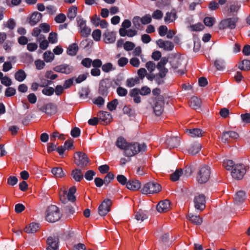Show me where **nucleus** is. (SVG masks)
Returning <instances> with one entry per match:
<instances>
[{
	"label": "nucleus",
	"mask_w": 250,
	"mask_h": 250,
	"mask_svg": "<svg viewBox=\"0 0 250 250\" xmlns=\"http://www.w3.org/2000/svg\"><path fill=\"white\" fill-rule=\"evenodd\" d=\"M79 50V47L76 43L70 44L67 48V53L70 56H73L76 55Z\"/></svg>",
	"instance_id": "34"
},
{
	"label": "nucleus",
	"mask_w": 250,
	"mask_h": 250,
	"mask_svg": "<svg viewBox=\"0 0 250 250\" xmlns=\"http://www.w3.org/2000/svg\"><path fill=\"white\" fill-rule=\"evenodd\" d=\"M245 192L242 190L237 192L234 197L235 203L238 204L243 203L245 199Z\"/></svg>",
	"instance_id": "31"
},
{
	"label": "nucleus",
	"mask_w": 250,
	"mask_h": 250,
	"mask_svg": "<svg viewBox=\"0 0 250 250\" xmlns=\"http://www.w3.org/2000/svg\"><path fill=\"white\" fill-rule=\"evenodd\" d=\"M146 211L140 209L135 215V218L138 221L143 222L147 218Z\"/></svg>",
	"instance_id": "33"
},
{
	"label": "nucleus",
	"mask_w": 250,
	"mask_h": 250,
	"mask_svg": "<svg viewBox=\"0 0 250 250\" xmlns=\"http://www.w3.org/2000/svg\"><path fill=\"white\" fill-rule=\"evenodd\" d=\"M205 196L204 195L199 194L195 196L194 204L196 209L203 210L205 208Z\"/></svg>",
	"instance_id": "11"
},
{
	"label": "nucleus",
	"mask_w": 250,
	"mask_h": 250,
	"mask_svg": "<svg viewBox=\"0 0 250 250\" xmlns=\"http://www.w3.org/2000/svg\"><path fill=\"white\" fill-rule=\"evenodd\" d=\"M165 105L164 98L162 96H158L155 100L153 107L154 112L157 116L161 115L163 112Z\"/></svg>",
	"instance_id": "8"
},
{
	"label": "nucleus",
	"mask_w": 250,
	"mask_h": 250,
	"mask_svg": "<svg viewBox=\"0 0 250 250\" xmlns=\"http://www.w3.org/2000/svg\"><path fill=\"white\" fill-rule=\"evenodd\" d=\"M111 204V200L109 199H105L99 207V214L101 216L106 215L110 210Z\"/></svg>",
	"instance_id": "10"
},
{
	"label": "nucleus",
	"mask_w": 250,
	"mask_h": 250,
	"mask_svg": "<svg viewBox=\"0 0 250 250\" xmlns=\"http://www.w3.org/2000/svg\"><path fill=\"white\" fill-rule=\"evenodd\" d=\"M78 24L80 27L81 32L83 36L86 37L90 34L91 30L86 26L85 21L83 19H79L78 21Z\"/></svg>",
	"instance_id": "17"
},
{
	"label": "nucleus",
	"mask_w": 250,
	"mask_h": 250,
	"mask_svg": "<svg viewBox=\"0 0 250 250\" xmlns=\"http://www.w3.org/2000/svg\"><path fill=\"white\" fill-rule=\"evenodd\" d=\"M53 70L56 72L69 74L73 71V67L69 64L63 63L54 67Z\"/></svg>",
	"instance_id": "12"
},
{
	"label": "nucleus",
	"mask_w": 250,
	"mask_h": 250,
	"mask_svg": "<svg viewBox=\"0 0 250 250\" xmlns=\"http://www.w3.org/2000/svg\"><path fill=\"white\" fill-rule=\"evenodd\" d=\"M146 67L148 71L151 73L156 68V65L154 62L152 61L148 62L146 64Z\"/></svg>",
	"instance_id": "57"
},
{
	"label": "nucleus",
	"mask_w": 250,
	"mask_h": 250,
	"mask_svg": "<svg viewBox=\"0 0 250 250\" xmlns=\"http://www.w3.org/2000/svg\"><path fill=\"white\" fill-rule=\"evenodd\" d=\"M204 22L207 26L211 27L215 22V19L213 17H206L204 19Z\"/></svg>",
	"instance_id": "45"
},
{
	"label": "nucleus",
	"mask_w": 250,
	"mask_h": 250,
	"mask_svg": "<svg viewBox=\"0 0 250 250\" xmlns=\"http://www.w3.org/2000/svg\"><path fill=\"white\" fill-rule=\"evenodd\" d=\"M98 116L100 120L107 124L112 120L111 114L106 111H100L98 113Z\"/></svg>",
	"instance_id": "21"
},
{
	"label": "nucleus",
	"mask_w": 250,
	"mask_h": 250,
	"mask_svg": "<svg viewBox=\"0 0 250 250\" xmlns=\"http://www.w3.org/2000/svg\"><path fill=\"white\" fill-rule=\"evenodd\" d=\"M4 26L7 27L10 30H13L16 26V22L14 20L10 19L7 22L4 24Z\"/></svg>",
	"instance_id": "52"
},
{
	"label": "nucleus",
	"mask_w": 250,
	"mask_h": 250,
	"mask_svg": "<svg viewBox=\"0 0 250 250\" xmlns=\"http://www.w3.org/2000/svg\"><path fill=\"white\" fill-rule=\"evenodd\" d=\"M128 143H129L127 142L125 138L120 137L117 139L116 145L118 147L125 150Z\"/></svg>",
	"instance_id": "29"
},
{
	"label": "nucleus",
	"mask_w": 250,
	"mask_h": 250,
	"mask_svg": "<svg viewBox=\"0 0 250 250\" xmlns=\"http://www.w3.org/2000/svg\"><path fill=\"white\" fill-rule=\"evenodd\" d=\"M146 149V146L144 143H128L127 147L124 150V154L127 157H131L140 152L145 151Z\"/></svg>",
	"instance_id": "1"
},
{
	"label": "nucleus",
	"mask_w": 250,
	"mask_h": 250,
	"mask_svg": "<svg viewBox=\"0 0 250 250\" xmlns=\"http://www.w3.org/2000/svg\"><path fill=\"white\" fill-rule=\"evenodd\" d=\"M202 104L201 100L196 97H193L191 98L189 102V105L194 109H199Z\"/></svg>",
	"instance_id": "26"
},
{
	"label": "nucleus",
	"mask_w": 250,
	"mask_h": 250,
	"mask_svg": "<svg viewBox=\"0 0 250 250\" xmlns=\"http://www.w3.org/2000/svg\"><path fill=\"white\" fill-rule=\"evenodd\" d=\"M241 7V4L238 2H233L230 4L229 11L232 14H235L238 13Z\"/></svg>",
	"instance_id": "36"
},
{
	"label": "nucleus",
	"mask_w": 250,
	"mask_h": 250,
	"mask_svg": "<svg viewBox=\"0 0 250 250\" xmlns=\"http://www.w3.org/2000/svg\"><path fill=\"white\" fill-rule=\"evenodd\" d=\"M168 62V59L167 58H163L160 62H159L157 65V69H164L166 68L165 67V65L167 64V63Z\"/></svg>",
	"instance_id": "55"
},
{
	"label": "nucleus",
	"mask_w": 250,
	"mask_h": 250,
	"mask_svg": "<svg viewBox=\"0 0 250 250\" xmlns=\"http://www.w3.org/2000/svg\"><path fill=\"white\" fill-rule=\"evenodd\" d=\"M42 93L46 96H51L54 92V89L52 87H47L42 90Z\"/></svg>",
	"instance_id": "56"
},
{
	"label": "nucleus",
	"mask_w": 250,
	"mask_h": 250,
	"mask_svg": "<svg viewBox=\"0 0 250 250\" xmlns=\"http://www.w3.org/2000/svg\"><path fill=\"white\" fill-rule=\"evenodd\" d=\"M238 20L237 17L225 19L220 22L218 25L219 28L221 30L233 29L235 28Z\"/></svg>",
	"instance_id": "4"
},
{
	"label": "nucleus",
	"mask_w": 250,
	"mask_h": 250,
	"mask_svg": "<svg viewBox=\"0 0 250 250\" xmlns=\"http://www.w3.org/2000/svg\"><path fill=\"white\" fill-rule=\"evenodd\" d=\"M77 14V7L75 6H72L70 7L67 13V17L70 20L74 19Z\"/></svg>",
	"instance_id": "37"
},
{
	"label": "nucleus",
	"mask_w": 250,
	"mask_h": 250,
	"mask_svg": "<svg viewBox=\"0 0 250 250\" xmlns=\"http://www.w3.org/2000/svg\"><path fill=\"white\" fill-rule=\"evenodd\" d=\"M71 175L73 178L77 182H80L83 177V172L79 169L73 170L72 171Z\"/></svg>",
	"instance_id": "28"
},
{
	"label": "nucleus",
	"mask_w": 250,
	"mask_h": 250,
	"mask_svg": "<svg viewBox=\"0 0 250 250\" xmlns=\"http://www.w3.org/2000/svg\"><path fill=\"white\" fill-rule=\"evenodd\" d=\"M202 148V146L198 143L192 144L188 148V151L191 155H195L198 153Z\"/></svg>",
	"instance_id": "27"
},
{
	"label": "nucleus",
	"mask_w": 250,
	"mask_h": 250,
	"mask_svg": "<svg viewBox=\"0 0 250 250\" xmlns=\"http://www.w3.org/2000/svg\"><path fill=\"white\" fill-rule=\"evenodd\" d=\"M176 18V12L174 9H172L170 12H167L166 13L164 20L166 23H170L173 22Z\"/></svg>",
	"instance_id": "22"
},
{
	"label": "nucleus",
	"mask_w": 250,
	"mask_h": 250,
	"mask_svg": "<svg viewBox=\"0 0 250 250\" xmlns=\"http://www.w3.org/2000/svg\"><path fill=\"white\" fill-rule=\"evenodd\" d=\"M223 167L228 170H231L234 168L233 162L230 160H226L224 161L223 164Z\"/></svg>",
	"instance_id": "44"
},
{
	"label": "nucleus",
	"mask_w": 250,
	"mask_h": 250,
	"mask_svg": "<svg viewBox=\"0 0 250 250\" xmlns=\"http://www.w3.org/2000/svg\"><path fill=\"white\" fill-rule=\"evenodd\" d=\"M179 138L177 137H169L166 140V143L170 148L177 147L179 145Z\"/></svg>",
	"instance_id": "25"
},
{
	"label": "nucleus",
	"mask_w": 250,
	"mask_h": 250,
	"mask_svg": "<svg viewBox=\"0 0 250 250\" xmlns=\"http://www.w3.org/2000/svg\"><path fill=\"white\" fill-rule=\"evenodd\" d=\"M130 64L133 67L138 68L140 64V62L139 59L133 57L129 60Z\"/></svg>",
	"instance_id": "58"
},
{
	"label": "nucleus",
	"mask_w": 250,
	"mask_h": 250,
	"mask_svg": "<svg viewBox=\"0 0 250 250\" xmlns=\"http://www.w3.org/2000/svg\"><path fill=\"white\" fill-rule=\"evenodd\" d=\"M239 68L243 71H248L250 70V61L244 60L239 64Z\"/></svg>",
	"instance_id": "39"
},
{
	"label": "nucleus",
	"mask_w": 250,
	"mask_h": 250,
	"mask_svg": "<svg viewBox=\"0 0 250 250\" xmlns=\"http://www.w3.org/2000/svg\"><path fill=\"white\" fill-rule=\"evenodd\" d=\"M1 83L6 86H9L12 84V81L9 77L5 76L1 79Z\"/></svg>",
	"instance_id": "63"
},
{
	"label": "nucleus",
	"mask_w": 250,
	"mask_h": 250,
	"mask_svg": "<svg viewBox=\"0 0 250 250\" xmlns=\"http://www.w3.org/2000/svg\"><path fill=\"white\" fill-rule=\"evenodd\" d=\"M72 250H86V247L83 244L78 243L74 245Z\"/></svg>",
	"instance_id": "64"
},
{
	"label": "nucleus",
	"mask_w": 250,
	"mask_h": 250,
	"mask_svg": "<svg viewBox=\"0 0 250 250\" xmlns=\"http://www.w3.org/2000/svg\"><path fill=\"white\" fill-rule=\"evenodd\" d=\"M170 209V202L167 200L160 201L157 206V210L159 212H165Z\"/></svg>",
	"instance_id": "19"
},
{
	"label": "nucleus",
	"mask_w": 250,
	"mask_h": 250,
	"mask_svg": "<svg viewBox=\"0 0 250 250\" xmlns=\"http://www.w3.org/2000/svg\"><path fill=\"white\" fill-rule=\"evenodd\" d=\"M139 89L134 88L130 92V96L133 98L134 102L136 104L141 103V97L139 96Z\"/></svg>",
	"instance_id": "32"
},
{
	"label": "nucleus",
	"mask_w": 250,
	"mask_h": 250,
	"mask_svg": "<svg viewBox=\"0 0 250 250\" xmlns=\"http://www.w3.org/2000/svg\"><path fill=\"white\" fill-rule=\"evenodd\" d=\"M135 46V44L131 42L127 41L124 44V49L127 51L132 50Z\"/></svg>",
	"instance_id": "50"
},
{
	"label": "nucleus",
	"mask_w": 250,
	"mask_h": 250,
	"mask_svg": "<svg viewBox=\"0 0 250 250\" xmlns=\"http://www.w3.org/2000/svg\"><path fill=\"white\" fill-rule=\"evenodd\" d=\"M42 18V14L38 12H34L30 17L29 23L31 25L34 26L40 21Z\"/></svg>",
	"instance_id": "20"
},
{
	"label": "nucleus",
	"mask_w": 250,
	"mask_h": 250,
	"mask_svg": "<svg viewBox=\"0 0 250 250\" xmlns=\"http://www.w3.org/2000/svg\"><path fill=\"white\" fill-rule=\"evenodd\" d=\"M117 93L120 96H125L127 94V90L125 88L119 86L117 89Z\"/></svg>",
	"instance_id": "62"
},
{
	"label": "nucleus",
	"mask_w": 250,
	"mask_h": 250,
	"mask_svg": "<svg viewBox=\"0 0 250 250\" xmlns=\"http://www.w3.org/2000/svg\"><path fill=\"white\" fill-rule=\"evenodd\" d=\"M66 19L65 15L62 13H60L55 17L54 20L56 22L61 23L65 21Z\"/></svg>",
	"instance_id": "48"
},
{
	"label": "nucleus",
	"mask_w": 250,
	"mask_h": 250,
	"mask_svg": "<svg viewBox=\"0 0 250 250\" xmlns=\"http://www.w3.org/2000/svg\"><path fill=\"white\" fill-rule=\"evenodd\" d=\"M214 65L217 70H223L225 67L224 61L221 60H216L214 62Z\"/></svg>",
	"instance_id": "47"
},
{
	"label": "nucleus",
	"mask_w": 250,
	"mask_h": 250,
	"mask_svg": "<svg viewBox=\"0 0 250 250\" xmlns=\"http://www.w3.org/2000/svg\"><path fill=\"white\" fill-rule=\"evenodd\" d=\"M75 163L81 167H84L89 162V159L86 154L81 151L76 152L74 155Z\"/></svg>",
	"instance_id": "6"
},
{
	"label": "nucleus",
	"mask_w": 250,
	"mask_h": 250,
	"mask_svg": "<svg viewBox=\"0 0 250 250\" xmlns=\"http://www.w3.org/2000/svg\"><path fill=\"white\" fill-rule=\"evenodd\" d=\"M186 132L192 138L202 137L204 134L202 130L199 128L187 129Z\"/></svg>",
	"instance_id": "23"
},
{
	"label": "nucleus",
	"mask_w": 250,
	"mask_h": 250,
	"mask_svg": "<svg viewBox=\"0 0 250 250\" xmlns=\"http://www.w3.org/2000/svg\"><path fill=\"white\" fill-rule=\"evenodd\" d=\"M16 93V89L12 87H8L5 92V95L7 97H10L13 96Z\"/></svg>",
	"instance_id": "61"
},
{
	"label": "nucleus",
	"mask_w": 250,
	"mask_h": 250,
	"mask_svg": "<svg viewBox=\"0 0 250 250\" xmlns=\"http://www.w3.org/2000/svg\"><path fill=\"white\" fill-rule=\"evenodd\" d=\"M161 190L160 185L154 182H149L146 184L141 189L143 194H155L160 192Z\"/></svg>",
	"instance_id": "5"
},
{
	"label": "nucleus",
	"mask_w": 250,
	"mask_h": 250,
	"mask_svg": "<svg viewBox=\"0 0 250 250\" xmlns=\"http://www.w3.org/2000/svg\"><path fill=\"white\" fill-rule=\"evenodd\" d=\"M150 92V89L147 86L143 87L141 89H139V93L143 96L148 95Z\"/></svg>",
	"instance_id": "60"
},
{
	"label": "nucleus",
	"mask_w": 250,
	"mask_h": 250,
	"mask_svg": "<svg viewBox=\"0 0 250 250\" xmlns=\"http://www.w3.org/2000/svg\"><path fill=\"white\" fill-rule=\"evenodd\" d=\"M48 40L51 43H55L57 42V34L55 32H51L48 37Z\"/></svg>",
	"instance_id": "59"
},
{
	"label": "nucleus",
	"mask_w": 250,
	"mask_h": 250,
	"mask_svg": "<svg viewBox=\"0 0 250 250\" xmlns=\"http://www.w3.org/2000/svg\"><path fill=\"white\" fill-rule=\"evenodd\" d=\"M76 191V188L75 187H71L68 190L62 191L60 193V199L63 202H65V197L67 198L68 200L74 202L76 200V197L74 196V193Z\"/></svg>",
	"instance_id": "9"
},
{
	"label": "nucleus",
	"mask_w": 250,
	"mask_h": 250,
	"mask_svg": "<svg viewBox=\"0 0 250 250\" xmlns=\"http://www.w3.org/2000/svg\"><path fill=\"white\" fill-rule=\"evenodd\" d=\"M59 240L57 238L49 237L47 240V250H57L58 249Z\"/></svg>",
	"instance_id": "18"
},
{
	"label": "nucleus",
	"mask_w": 250,
	"mask_h": 250,
	"mask_svg": "<svg viewBox=\"0 0 250 250\" xmlns=\"http://www.w3.org/2000/svg\"><path fill=\"white\" fill-rule=\"evenodd\" d=\"M183 171L181 169H177L170 176V178L173 181H177L179 177L182 175Z\"/></svg>",
	"instance_id": "43"
},
{
	"label": "nucleus",
	"mask_w": 250,
	"mask_h": 250,
	"mask_svg": "<svg viewBox=\"0 0 250 250\" xmlns=\"http://www.w3.org/2000/svg\"><path fill=\"white\" fill-rule=\"evenodd\" d=\"M116 34L114 32L106 31L103 35L104 41L105 43L110 44L116 41Z\"/></svg>",
	"instance_id": "16"
},
{
	"label": "nucleus",
	"mask_w": 250,
	"mask_h": 250,
	"mask_svg": "<svg viewBox=\"0 0 250 250\" xmlns=\"http://www.w3.org/2000/svg\"><path fill=\"white\" fill-rule=\"evenodd\" d=\"M126 188L132 190H137L140 188L141 183L138 180H130L126 183Z\"/></svg>",
	"instance_id": "24"
},
{
	"label": "nucleus",
	"mask_w": 250,
	"mask_h": 250,
	"mask_svg": "<svg viewBox=\"0 0 250 250\" xmlns=\"http://www.w3.org/2000/svg\"><path fill=\"white\" fill-rule=\"evenodd\" d=\"M188 219L191 223L196 225H201L203 222L202 219L199 215H194L191 213L188 214Z\"/></svg>",
	"instance_id": "35"
},
{
	"label": "nucleus",
	"mask_w": 250,
	"mask_h": 250,
	"mask_svg": "<svg viewBox=\"0 0 250 250\" xmlns=\"http://www.w3.org/2000/svg\"><path fill=\"white\" fill-rule=\"evenodd\" d=\"M163 16V13L160 10L157 9L152 13V17L156 20H161Z\"/></svg>",
	"instance_id": "51"
},
{
	"label": "nucleus",
	"mask_w": 250,
	"mask_h": 250,
	"mask_svg": "<svg viewBox=\"0 0 250 250\" xmlns=\"http://www.w3.org/2000/svg\"><path fill=\"white\" fill-rule=\"evenodd\" d=\"M62 213L59 208L55 205L50 206L46 210L45 219L49 222L53 223L60 220Z\"/></svg>",
	"instance_id": "3"
},
{
	"label": "nucleus",
	"mask_w": 250,
	"mask_h": 250,
	"mask_svg": "<svg viewBox=\"0 0 250 250\" xmlns=\"http://www.w3.org/2000/svg\"><path fill=\"white\" fill-rule=\"evenodd\" d=\"M156 43L159 47L163 48L165 50L171 51L174 48L173 43L170 41H165L162 39H159L156 42Z\"/></svg>",
	"instance_id": "15"
},
{
	"label": "nucleus",
	"mask_w": 250,
	"mask_h": 250,
	"mask_svg": "<svg viewBox=\"0 0 250 250\" xmlns=\"http://www.w3.org/2000/svg\"><path fill=\"white\" fill-rule=\"evenodd\" d=\"M210 174V167L208 165H202L198 168L197 172V181L200 184L205 183L209 179Z\"/></svg>",
	"instance_id": "2"
},
{
	"label": "nucleus",
	"mask_w": 250,
	"mask_h": 250,
	"mask_svg": "<svg viewBox=\"0 0 250 250\" xmlns=\"http://www.w3.org/2000/svg\"><path fill=\"white\" fill-rule=\"evenodd\" d=\"M39 228V225L37 223H31L29 226L26 227L24 229V231L27 233H35L37 232Z\"/></svg>",
	"instance_id": "30"
},
{
	"label": "nucleus",
	"mask_w": 250,
	"mask_h": 250,
	"mask_svg": "<svg viewBox=\"0 0 250 250\" xmlns=\"http://www.w3.org/2000/svg\"><path fill=\"white\" fill-rule=\"evenodd\" d=\"M92 37L95 41H99L101 38V31L99 29L93 31L92 34Z\"/></svg>",
	"instance_id": "53"
},
{
	"label": "nucleus",
	"mask_w": 250,
	"mask_h": 250,
	"mask_svg": "<svg viewBox=\"0 0 250 250\" xmlns=\"http://www.w3.org/2000/svg\"><path fill=\"white\" fill-rule=\"evenodd\" d=\"M40 110L44 112L48 115H51L56 113L57 110V106L52 103H49L43 105L40 108Z\"/></svg>",
	"instance_id": "14"
},
{
	"label": "nucleus",
	"mask_w": 250,
	"mask_h": 250,
	"mask_svg": "<svg viewBox=\"0 0 250 250\" xmlns=\"http://www.w3.org/2000/svg\"><path fill=\"white\" fill-rule=\"evenodd\" d=\"M246 173V167L242 164H237L231 172L232 177L235 179H242Z\"/></svg>",
	"instance_id": "7"
},
{
	"label": "nucleus",
	"mask_w": 250,
	"mask_h": 250,
	"mask_svg": "<svg viewBox=\"0 0 250 250\" xmlns=\"http://www.w3.org/2000/svg\"><path fill=\"white\" fill-rule=\"evenodd\" d=\"M238 137V134L235 131H226L223 132L221 140L223 143H227L230 142L232 140L237 139Z\"/></svg>",
	"instance_id": "13"
},
{
	"label": "nucleus",
	"mask_w": 250,
	"mask_h": 250,
	"mask_svg": "<svg viewBox=\"0 0 250 250\" xmlns=\"http://www.w3.org/2000/svg\"><path fill=\"white\" fill-rule=\"evenodd\" d=\"M118 104V101L117 99H114L111 102L108 103L107 105V108L110 111H113L114 110H115L116 108V107Z\"/></svg>",
	"instance_id": "46"
},
{
	"label": "nucleus",
	"mask_w": 250,
	"mask_h": 250,
	"mask_svg": "<svg viewBox=\"0 0 250 250\" xmlns=\"http://www.w3.org/2000/svg\"><path fill=\"white\" fill-rule=\"evenodd\" d=\"M54 58V55L51 51H47L43 54V59L47 62H52Z\"/></svg>",
	"instance_id": "42"
},
{
	"label": "nucleus",
	"mask_w": 250,
	"mask_h": 250,
	"mask_svg": "<svg viewBox=\"0 0 250 250\" xmlns=\"http://www.w3.org/2000/svg\"><path fill=\"white\" fill-rule=\"evenodd\" d=\"M102 70L106 73L109 72V71L114 70L113 65L110 62H108L104 64L102 66Z\"/></svg>",
	"instance_id": "49"
},
{
	"label": "nucleus",
	"mask_w": 250,
	"mask_h": 250,
	"mask_svg": "<svg viewBox=\"0 0 250 250\" xmlns=\"http://www.w3.org/2000/svg\"><path fill=\"white\" fill-rule=\"evenodd\" d=\"M152 18L149 14H146L141 18V23L143 24H147L151 22Z\"/></svg>",
	"instance_id": "54"
},
{
	"label": "nucleus",
	"mask_w": 250,
	"mask_h": 250,
	"mask_svg": "<svg viewBox=\"0 0 250 250\" xmlns=\"http://www.w3.org/2000/svg\"><path fill=\"white\" fill-rule=\"evenodd\" d=\"M26 77V75L25 72L21 69L19 70L15 74V79L20 82H22L24 80Z\"/></svg>",
	"instance_id": "38"
},
{
	"label": "nucleus",
	"mask_w": 250,
	"mask_h": 250,
	"mask_svg": "<svg viewBox=\"0 0 250 250\" xmlns=\"http://www.w3.org/2000/svg\"><path fill=\"white\" fill-rule=\"evenodd\" d=\"M188 28L191 31H200L204 29V26L201 23H197V24L191 25L188 26Z\"/></svg>",
	"instance_id": "41"
},
{
	"label": "nucleus",
	"mask_w": 250,
	"mask_h": 250,
	"mask_svg": "<svg viewBox=\"0 0 250 250\" xmlns=\"http://www.w3.org/2000/svg\"><path fill=\"white\" fill-rule=\"evenodd\" d=\"M51 172L56 178H62L64 175L61 167H54L52 168Z\"/></svg>",
	"instance_id": "40"
}]
</instances>
